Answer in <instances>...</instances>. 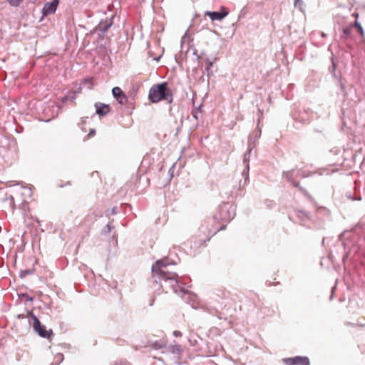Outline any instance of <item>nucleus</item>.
Wrapping results in <instances>:
<instances>
[{
    "label": "nucleus",
    "instance_id": "obj_29",
    "mask_svg": "<svg viewBox=\"0 0 365 365\" xmlns=\"http://www.w3.org/2000/svg\"><path fill=\"white\" fill-rule=\"evenodd\" d=\"M335 287H332V292H334Z\"/></svg>",
    "mask_w": 365,
    "mask_h": 365
},
{
    "label": "nucleus",
    "instance_id": "obj_19",
    "mask_svg": "<svg viewBox=\"0 0 365 365\" xmlns=\"http://www.w3.org/2000/svg\"><path fill=\"white\" fill-rule=\"evenodd\" d=\"M187 31L185 34V35L182 37V39H181V43H184V42L185 41V39L187 38Z\"/></svg>",
    "mask_w": 365,
    "mask_h": 365
},
{
    "label": "nucleus",
    "instance_id": "obj_9",
    "mask_svg": "<svg viewBox=\"0 0 365 365\" xmlns=\"http://www.w3.org/2000/svg\"><path fill=\"white\" fill-rule=\"evenodd\" d=\"M251 150H249L246 153H245L243 157V162L245 165V168L242 172V175L245 176V180H248L249 178V160L250 156Z\"/></svg>",
    "mask_w": 365,
    "mask_h": 365
},
{
    "label": "nucleus",
    "instance_id": "obj_3",
    "mask_svg": "<svg viewBox=\"0 0 365 365\" xmlns=\"http://www.w3.org/2000/svg\"><path fill=\"white\" fill-rule=\"evenodd\" d=\"M148 98L152 103H158L160 101H173V94L166 83L153 86L149 91Z\"/></svg>",
    "mask_w": 365,
    "mask_h": 365
},
{
    "label": "nucleus",
    "instance_id": "obj_17",
    "mask_svg": "<svg viewBox=\"0 0 365 365\" xmlns=\"http://www.w3.org/2000/svg\"><path fill=\"white\" fill-rule=\"evenodd\" d=\"M173 335L176 337H179V336H182V333L180 331L176 330V331H174Z\"/></svg>",
    "mask_w": 365,
    "mask_h": 365
},
{
    "label": "nucleus",
    "instance_id": "obj_6",
    "mask_svg": "<svg viewBox=\"0 0 365 365\" xmlns=\"http://www.w3.org/2000/svg\"><path fill=\"white\" fill-rule=\"evenodd\" d=\"M285 364L288 365H309V360L307 357L295 356L284 359Z\"/></svg>",
    "mask_w": 365,
    "mask_h": 365
},
{
    "label": "nucleus",
    "instance_id": "obj_12",
    "mask_svg": "<svg viewBox=\"0 0 365 365\" xmlns=\"http://www.w3.org/2000/svg\"><path fill=\"white\" fill-rule=\"evenodd\" d=\"M116 100L118 101V102L121 104V105H124L126 103L127 101H128V98L127 96L125 95V93H123V94H121L119 97L116 98Z\"/></svg>",
    "mask_w": 365,
    "mask_h": 365
},
{
    "label": "nucleus",
    "instance_id": "obj_22",
    "mask_svg": "<svg viewBox=\"0 0 365 365\" xmlns=\"http://www.w3.org/2000/svg\"><path fill=\"white\" fill-rule=\"evenodd\" d=\"M9 200H10V203H11V205H13V204H14V197H13L12 196H11V197H9Z\"/></svg>",
    "mask_w": 365,
    "mask_h": 365
},
{
    "label": "nucleus",
    "instance_id": "obj_13",
    "mask_svg": "<svg viewBox=\"0 0 365 365\" xmlns=\"http://www.w3.org/2000/svg\"><path fill=\"white\" fill-rule=\"evenodd\" d=\"M7 1H9V4L14 7L19 6L21 4V3L22 2V0H7Z\"/></svg>",
    "mask_w": 365,
    "mask_h": 365
},
{
    "label": "nucleus",
    "instance_id": "obj_10",
    "mask_svg": "<svg viewBox=\"0 0 365 365\" xmlns=\"http://www.w3.org/2000/svg\"><path fill=\"white\" fill-rule=\"evenodd\" d=\"M294 172L295 171L294 170L284 172L283 176L284 178L289 180L294 186L297 187L299 183L292 179V175H294Z\"/></svg>",
    "mask_w": 365,
    "mask_h": 365
},
{
    "label": "nucleus",
    "instance_id": "obj_2",
    "mask_svg": "<svg viewBox=\"0 0 365 365\" xmlns=\"http://www.w3.org/2000/svg\"><path fill=\"white\" fill-rule=\"evenodd\" d=\"M231 206L228 203H223L219 207V213L211 217L206 218L203 225L200 227V232L205 235V240H209L210 237L220 230L217 225L222 221H230L233 218L229 213V208Z\"/></svg>",
    "mask_w": 365,
    "mask_h": 365
},
{
    "label": "nucleus",
    "instance_id": "obj_21",
    "mask_svg": "<svg viewBox=\"0 0 365 365\" xmlns=\"http://www.w3.org/2000/svg\"><path fill=\"white\" fill-rule=\"evenodd\" d=\"M212 66V63L210 61L208 63V66L207 67V70L208 71Z\"/></svg>",
    "mask_w": 365,
    "mask_h": 365
},
{
    "label": "nucleus",
    "instance_id": "obj_14",
    "mask_svg": "<svg viewBox=\"0 0 365 365\" xmlns=\"http://www.w3.org/2000/svg\"><path fill=\"white\" fill-rule=\"evenodd\" d=\"M294 6L299 8L300 10L302 9L303 1L302 0H294Z\"/></svg>",
    "mask_w": 365,
    "mask_h": 365
},
{
    "label": "nucleus",
    "instance_id": "obj_25",
    "mask_svg": "<svg viewBox=\"0 0 365 365\" xmlns=\"http://www.w3.org/2000/svg\"><path fill=\"white\" fill-rule=\"evenodd\" d=\"M344 34H347V30H346V29H344Z\"/></svg>",
    "mask_w": 365,
    "mask_h": 365
},
{
    "label": "nucleus",
    "instance_id": "obj_27",
    "mask_svg": "<svg viewBox=\"0 0 365 365\" xmlns=\"http://www.w3.org/2000/svg\"><path fill=\"white\" fill-rule=\"evenodd\" d=\"M261 130H259V132H257V134L260 135Z\"/></svg>",
    "mask_w": 365,
    "mask_h": 365
},
{
    "label": "nucleus",
    "instance_id": "obj_23",
    "mask_svg": "<svg viewBox=\"0 0 365 365\" xmlns=\"http://www.w3.org/2000/svg\"><path fill=\"white\" fill-rule=\"evenodd\" d=\"M28 299V300H29V301H32V300H33V298H32V297H28V299Z\"/></svg>",
    "mask_w": 365,
    "mask_h": 365
},
{
    "label": "nucleus",
    "instance_id": "obj_7",
    "mask_svg": "<svg viewBox=\"0 0 365 365\" xmlns=\"http://www.w3.org/2000/svg\"><path fill=\"white\" fill-rule=\"evenodd\" d=\"M58 3L59 0H53L51 2L45 4L42 9L43 16H48L54 14L56 11Z\"/></svg>",
    "mask_w": 365,
    "mask_h": 365
},
{
    "label": "nucleus",
    "instance_id": "obj_24",
    "mask_svg": "<svg viewBox=\"0 0 365 365\" xmlns=\"http://www.w3.org/2000/svg\"><path fill=\"white\" fill-rule=\"evenodd\" d=\"M175 348H176V349H177L178 351H179V350H180V347H179L178 346H175Z\"/></svg>",
    "mask_w": 365,
    "mask_h": 365
},
{
    "label": "nucleus",
    "instance_id": "obj_15",
    "mask_svg": "<svg viewBox=\"0 0 365 365\" xmlns=\"http://www.w3.org/2000/svg\"><path fill=\"white\" fill-rule=\"evenodd\" d=\"M355 26H356V27H357V28H358L359 31L360 32V34H361V35H363V34H364V31H363V28L361 27V26L358 22H356V23H355Z\"/></svg>",
    "mask_w": 365,
    "mask_h": 365
},
{
    "label": "nucleus",
    "instance_id": "obj_1",
    "mask_svg": "<svg viewBox=\"0 0 365 365\" xmlns=\"http://www.w3.org/2000/svg\"><path fill=\"white\" fill-rule=\"evenodd\" d=\"M169 264L168 259L158 260L155 264L152 266V272L154 277H158L160 279L164 281L162 286H170L173 292L182 296H187L186 301L188 299H195V296L190 294L188 290L184 287L185 284L182 283L180 277L175 273L165 271L167 265Z\"/></svg>",
    "mask_w": 365,
    "mask_h": 365
},
{
    "label": "nucleus",
    "instance_id": "obj_20",
    "mask_svg": "<svg viewBox=\"0 0 365 365\" xmlns=\"http://www.w3.org/2000/svg\"><path fill=\"white\" fill-rule=\"evenodd\" d=\"M94 134H95V130L94 129H91L88 136V137H92V136L94 135Z\"/></svg>",
    "mask_w": 365,
    "mask_h": 365
},
{
    "label": "nucleus",
    "instance_id": "obj_28",
    "mask_svg": "<svg viewBox=\"0 0 365 365\" xmlns=\"http://www.w3.org/2000/svg\"><path fill=\"white\" fill-rule=\"evenodd\" d=\"M261 130H259V132H257V134L260 135Z\"/></svg>",
    "mask_w": 365,
    "mask_h": 365
},
{
    "label": "nucleus",
    "instance_id": "obj_16",
    "mask_svg": "<svg viewBox=\"0 0 365 365\" xmlns=\"http://www.w3.org/2000/svg\"><path fill=\"white\" fill-rule=\"evenodd\" d=\"M56 359L58 361H62L63 359V354H58L56 356Z\"/></svg>",
    "mask_w": 365,
    "mask_h": 365
},
{
    "label": "nucleus",
    "instance_id": "obj_5",
    "mask_svg": "<svg viewBox=\"0 0 365 365\" xmlns=\"http://www.w3.org/2000/svg\"><path fill=\"white\" fill-rule=\"evenodd\" d=\"M229 12L226 9V8L222 6L221 11H206L205 13V16H207L210 18L212 21H221L225 17L228 15Z\"/></svg>",
    "mask_w": 365,
    "mask_h": 365
},
{
    "label": "nucleus",
    "instance_id": "obj_18",
    "mask_svg": "<svg viewBox=\"0 0 365 365\" xmlns=\"http://www.w3.org/2000/svg\"><path fill=\"white\" fill-rule=\"evenodd\" d=\"M111 26V23H109L108 24H106L103 28V31H106Z\"/></svg>",
    "mask_w": 365,
    "mask_h": 365
},
{
    "label": "nucleus",
    "instance_id": "obj_8",
    "mask_svg": "<svg viewBox=\"0 0 365 365\" xmlns=\"http://www.w3.org/2000/svg\"><path fill=\"white\" fill-rule=\"evenodd\" d=\"M95 107L96 113L99 115H105L110 111L109 106L104 103H97L95 104Z\"/></svg>",
    "mask_w": 365,
    "mask_h": 365
},
{
    "label": "nucleus",
    "instance_id": "obj_11",
    "mask_svg": "<svg viewBox=\"0 0 365 365\" xmlns=\"http://www.w3.org/2000/svg\"><path fill=\"white\" fill-rule=\"evenodd\" d=\"M112 93H113V96H114V98H116L119 97L121 94H123V92L121 90L120 88H119V87H114L112 89Z\"/></svg>",
    "mask_w": 365,
    "mask_h": 365
},
{
    "label": "nucleus",
    "instance_id": "obj_4",
    "mask_svg": "<svg viewBox=\"0 0 365 365\" xmlns=\"http://www.w3.org/2000/svg\"><path fill=\"white\" fill-rule=\"evenodd\" d=\"M31 317L34 321V329L35 331H36L38 335L43 338H49L51 334H52L51 329L46 330V327L44 325H42L38 320V319L34 314H31Z\"/></svg>",
    "mask_w": 365,
    "mask_h": 365
},
{
    "label": "nucleus",
    "instance_id": "obj_26",
    "mask_svg": "<svg viewBox=\"0 0 365 365\" xmlns=\"http://www.w3.org/2000/svg\"><path fill=\"white\" fill-rule=\"evenodd\" d=\"M66 100H67V97H65L63 101H65Z\"/></svg>",
    "mask_w": 365,
    "mask_h": 365
}]
</instances>
